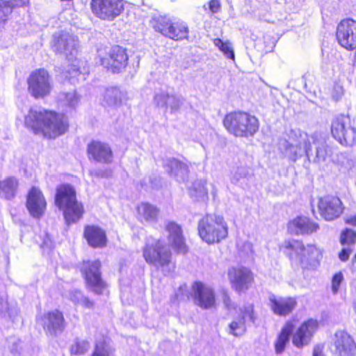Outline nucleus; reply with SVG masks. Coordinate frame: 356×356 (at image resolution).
<instances>
[{
  "label": "nucleus",
  "mask_w": 356,
  "mask_h": 356,
  "mask_svg": "<svg viewBox=\"0 0 356 356\" xmlns=\"http://www.w3.org/2000/svg\"><path fill=\"white\" fill-rule=\"evenodd\" d=\"M100 268L99 260L83 261L81 266L87 288L97 295L102 294L107 287V284L102 278Z\"/></svg>",
  "instance_id": "11"
},
{
  "label": "nucleus",
  "mask_w": 356,
  "mask_h": 356,
  "mask_svg": "<svg viewBox=\"0 0 356 356\" xmlns=\"http://www.w3.org/2000/svg\"><path fill=\"white\" fill-rule=\"evenodd\" d=\"M90 348L89 341L85 339H76L71 346L70 352L72 355H81L88 352Z\"/></svg>",
  "instance_id": "38"
},
{
  "label": "nucleus",
  "mask_w": 356,
  "mask_h": 356,
  "mask_svg": "<svg viewBox=\"0 0 356 356\" xmlns=\"http://www.w3.org/2000/svg\"><path fill=\"white\" fill-rule=\"evenodd\" d=\"M29 0H10L8 2L10 3L12 10L15 7H23L29 3Z\"/></svg>",
  "instance_id": "50"
},
{
  "label": "nucleus",
  "mask_w": 356,
  "mask_h": 356,
  "mask_svg": "<svg viewBox=\"0 0 356 356\" xmlns=\"http://www.w3.org/2000/svg\"><path fill=\"white\" fill-rule=\"evenodd\" d=\"M228 277L232 288L238 292L247 290L253 280L252 272L245 267L230 268Z\"/></svg>",
  "instance_id": "21"
},
{
  "label": "nucleus",
  "mask_w": 356,
  "mask_h": 356,
  "mask_svg": "<svg viewBox=\"0 0 356 356\" xmlns=\"http://www.w3.org/2000/svg\"><path fill=\"white\" fill-rule=\"evenodd\" d=\"M293 331V325L291 322H287L282 329L277 339L275 342V351L277 354L282 353L289 342L291 334Z\"/></svg>",
  "instance_id": "34"
},
{
  "label": "nucleus",
  "mask_w": 356,
  "mask_h": 356,
  "mask_svg": "<svg viewBox=\"0 0 356 356\" xmlns=\"http://www.w3.org/2000/svg\"><path fill=\"white\" fill-rule=\"evenodd\" d=\"M104 104L109 107H118L125 97V93L117 87H110L105 90L103 95Z\"/></svg>",
  "instance_id": "33"
},
{
  "label": "nucleus",
  "mask_w": 356,
  "mask_h": 356,
  "mask_svg": "<svg viewBox=\"0 0 356 356\" xmlns=\"http://www.w3.org/2000/svg\"><path fill=\"white\" fill-rule=\"evenodd\" d=\"M163 165L167 173L178 182L188 180L189 170L186 163L175 158H168Z\"/></svg>",
  "instance_id": "27"
},
{
  "label": "nucleus",
  "mask_w": 356,
  "mask_h": 356,
  "mask_svg": "<svg viewBox=\"0 0 356 356\" xmlns=\"http://www.w3.org/2000/svg\"><path fill=\"white\" fill-rule=\"evenodd\" d=\"M55 203L63 209L67 224L76 222L82 217L83 205L76 200L75 190L70 185H62L57 188Z\"/></svg>",
  "instance_id": "4"
},
{
  "label": "nucleus",
  "mask_w": 356,
  "mask_h": 356,
  "mask_svg": "<svg viewBox=\"0 0 356 356\" xmlns=\"http://www.w3.org/2000/svg\"><path fill=\"white\" fill-rule=\"evenodd\" d=\"M278 145L284 156L293 162L305 154L309 159L312 155L309 136L300 130H290L286 138L279 140Z\"/></svg>",
  "instance_id": "3"
},
{
  "label": "nucleus",
  "mask_w": 356,
  "mask_h": 356,
  "mask_svg": "<svg viewBox=\"0 0 356 356\" xmlns=\"http://www.w3.org/2000/svg\"><path fill=\"white\" fill-rule=\"evenodd\" d=\"M60 100L65 102V104L71 107H74L79 102V97L75 92H67L60 94Z\"/></svg>",
  "instance_id": "43"
},
{
  "label": "nucleus",
  "mask_w": 356,
  "mask_h": 356,
  "mask_svg": "<svg viewBox=\"0 0 356 356\" xmlns=\"http://www.w3.org/2000/svg\"><path fill=\"white\" fill-rule=\"evenodd\" d=\"M87 152L89 159L99 163H111L113 161V152L107 143L93 140L88 145Z\"/></svg>",
  "instance_id": "23"
},
{
  "label": "nucleus",
  "mask_w": 356,
  "mask_h": 356,
  "mask_svg": "<svg viewBox=\"0 0 356 356\" xmlns=\"http://www.w3.org/2000/svg\"><path fill=\"white\" fill-rule=\"evenodd\" d=\"M191 296L194 304L204 309H211L216 304V296L213 289L201 282L193 283Z\"/></svg>",
  "instance_id": "15"
},
{
  "label": "nucleus",
  "mask_w": 356,
  "mask_h": 356,
  "mask_svg": "<svg viewBox=\"0 0 356 356\" xmlns=\"http://www.w3.org/2000/svg\"><path fill=\"white\" fill-rule=\"evenodd\" d=\"M318 209L325 220H333L341 215L344 207L338 197L327 195L319 200Z\"/></svg>",
  "instance_id": "19"
},
{
  "label": "nucleus",
  "mask_w": 356,
  "mask_h": 356,
  "mask_svg": "<svg viewBox=\"0 0 356 356\" xmlns=\"http://www.w3.org/2000/svg\"><path fill=\"white\" fill-rule=\"evenodd\" d=\"M343 280V275L341 272L336 273L333 276L332 280V291L333 292V293L335 294L338 292L339 286Z\"/></svg>",
  "instance_id": "44"
},
{
  "label": "nucleus",
  "mask_w": 356,
  "mask_h": 356,
  "mask_svg": "<svg viewBox=\"0 0 356 356\" xmlns=\"http://www.w3.org/2000/svg\"><path fill=\"white\" fill-rule=\"evenodd\" d=\"M331 132L343 146L352 147L356 144V127L348 116H336L332 121Z\"/></svg>",
  "instance_id": "10"
},
{
  "label": "nucleus",
  "mask_w": 356,
  "mask_h": 356,
  "mask_svg": "<svg viewBox=\"0 0 356 356\" xmlns=\"http://www.w3.org/2000/svg\"><path fill=\"white\" fill-rule=\"evenodd\" d=\"M209 10L213 13H217L220 11L221 4L219 0H211L209 3Z\"/></svg>",
  "instance_id": "49"
},
{
  "label": "nucleus",
  "mask_w": 356,
  "mask_h": 356,
  "mask_svg": "<svg viewBox=\"0 0 356 356\" xmlns=\"http://www.w3.org/2000/svg\"><path fill=\"white\" fill-rule=\"evenodd\" d=\"M313 356H323V355L322 354V350L319 346L314 348Z\"/></svg>",
  "instance_id": "51"
},
{
  "label": "nucleus",
  "mask_w": 356,
  "mask_h": 356,
  "mask_svg": "<svg viewBox=\"0 0 356 356\" xmlns=\"http://www.w3.org/2000/svg\"><path fill=\"white\" fill-rule=\"evenodd\" d=\"M318 327V323L316 320L311 318L304 322L293 336V345L298 348L307 345Z\"/></svg>",
  "instance_id": "25"
},
{
  "label": "nucleus",
  "mask_w": 356,
  "mask_h": 356,
  "mask_svg": "<svg viewBox=\"0 0 356 356\" xmlns=\"http://www.w3.org/2000/svg\"><path fill=\"white\" fill-rule=\"evenodd\" d=\"M311 145L315 147V156L314 162L319 163L325 161L326 158L331 156V149L327 145L324 138L321 137L317 133L309 136Z\"/></svg>",
  "instance_id": "30"
},
{
  "label": "nucleus",
  "mask_w": 356,
  "mask_h": 356,
  "mask_svg": "<svg viewBox=\"0 0 356 356\" xmlns=\"http://www.w3.org/2000/svg\"><path fill=\"white\" fill-rule=\"evenodd\" d=\"M223 124L226 129L236 137L252 136L259 127L258 120L245 112H233L225 115Z\"/></svg>",
  "instance_id": "5"
},
{
  "label": "nucleus",
  "mask_w": 356,
  "mask_h": 356,
  "mask_svg": "<svg viewBox=\"0 0 356 356\" xmlns=\"http://www.w3.org/2000/svg\"><path fill=\"white\" fill-rule=\"evenodd\" d=\"M343 95V87L339 85H335L333 88L332 97L335 102H338Z\"/></svg>",
  "instance_id": "46"
},
{
  "label": "nucleus",
  "mask_w": 356,
  "mask_h": 356,
  "mask_svg": "<svg viewBox=\"0 0 356 356\" xmlns=\"http://www.w3.org/2000/svg\"><path fill=\"white\" fill-rule=\"evenodd\" d=\"M347 222L356 225V216L347 220Z\"/></svg>",
  "instance_id": "52"
},
{
  "label": "nucleus",
  "mask_w": 356,
  "mask_h": 356,
  "mask_svg": "<svg viewBox=\"0 0 356 356\" xmlns=\"http://www.w3.org/2000/svg\"><path fill=\"white\" fill-rule=\"evenodd\" d=\"M52 45L56 53L74 56L77 52V37L67 31L58 32L53 35Z\"/></svg>",
  "instance_id": "16"
},
{
  "label": "nucleus",
  "mask_w": 356,
  "mask_h": 356,
  "mask_svg": "<svg viewBox=\"0 0 356 356\" xmlns=\"http://www.w3.org/2000/svg\"><path fill=\"white\" fill-rule=\"evenodd\" d=\"M185 99L179 95L170 94L167 91L161 90L154 95V102L158 108L164 109L165 112L171 114L179 111L184 105Z\"/></svg>",
  "instance_id": "18"
},
{
  "label": "nucleus",
  "mask_w": 356,
  "mask_h": 356,
  "mask_svg": "<svg viewBox=\"0 0 356 356\" xmlns=\"http://www.w3.org/2000/svg\"><path fill=\"white\" fill-rule=\"evenodd\" d=\"M280 250L286 254L291 260H297L301 266L305 269H315L320 264L322 252L314 244L305 245L298 240L284 241L280 246Z\"/></svg>",
  "instance_id": "2"
},
{
  "label": "nucleus",
  "mask_w": 356,
  "mask_h": 356,
  "mask_svg": "<svg viewBox=\"0 0 356 356\" xmlns=\"http://www.w3.org/2000/svg\"><path fill=\"white\" fill-rule=\"evenodd\" d=\"M254 322L253 306L244 305L240 309L238 316L229 323L228 332L235 337L241 336L245 332L247 325Z\"/></svg>",
  "instance_id": "20"
},
{
  "label": "nucleus",
  "mask_w": 356,
  "mask_h": 356,
  "mask_svg": "<svg viewBox=\"0 0 356 356\" xmlns=\"http://www.w3.org/2000/svg\"><path fill=\"white\" fill-rule=\"evenodd\" d=\"M184 291L187 292V286L186 284L181 285L179 288V293H181V292L182 293Z\"/></svg>",
  "instance_id": "53"
},
{
  "label": "nucleus",
  "mask_w": 356,
  "mask_h": 356,
  "mask_svg": "<svg viewBox=\"0 0 356 356\" xmlns=\"http://www.w3.org/2000/svg\"><path fill=\"white\" fill-rule=\"evenodd\" d=\"M11 351H12V352H17V350L16 348H11Z\"/></svg>",
  "instance_id": "56"
},
{
  "label": "nucleus",
  "mask_w": 356,
  "mask_h": 356,
  "mask_svg": "<svg viewBox=\"0 0 356 356\" xmlns=\"http://www.w3.org/2000/svg\"><path fill=\"white\" fill-rule=\"evenodd\" d=\"M68 67L67 70H61L60 67H58V70L60 71L59 76H60L61 79L70 80L80 74L79 69L76 65H73L68 66Z\"/></svg>",
  "instance_id": "42"
},
{
  "label": "nucleus",
  "mask_w": 356,
  "mask_h": 356,
  "mask_svg": "<svg viewBox=\"0 0 356 356\" xmlns=\"http://www.w3.org/2000/svg\"><path fill=\"white\" fill-rule=\"evenodd\" d=\"M17 343V340L14 339V341H13V344H16Z\"/></svg>",
  "instance_id": "57"
},
{
  "label": "nucleus",
  "mask_w": 356,
  "mask_h": 356,
  "mask_svg": "<svg viewBox=\"0 0 356 356\" xmlns=\"http://www.w3.org/2000/svg\"><path fill=\"white\" fill-rule=\"evenodd\" d=\"M190 196L194 200H204L208 198V190L206 188V181L204 180H196L188 188Z\"/></svg>",
  "instance_id": "35"
},
{
  "label": "nucleus",
  "mask_w": 356,
  "mask_h": 356,
  "mask_svg": "<svg viewBox=\"0 0 356 356\" xmlns=\"http://www.w3.org/2000/svg\"><path fill=\"white\" fill-rule=\"evenodd\" d=\"M29 92L35 98L48 95L51 90L49 73L44 69L33 72L28 79Z\"/></svg>",
  "instance_id": "12"
},
{
  "label": "nucleus",
  "mask_w": 356,
  "mask_h": 356,
  "mask_svg": "<svg viewBox=\"0 0 356 356\" xmlns=\"http://www.w3.org/2000/svg\"><path fill=\"white\" fill-rule=\"evenodd\" d=\"M339 44L348 50L356 49V21L346 19L338 24L336 32Z\"/></svg>",
  "instance_id": "14"
},
{
  "label": "nucleus",
  "mask_w": 356,
  "mask_h": 356,
  "mask_svg": "<svg viewBox=\"0 0 356 356\" xmlns=\"http://www.w3.org/2000/svg\"><path fill=\"white\" fill-rule=\"evenodd\" d=\"M165 230L168 234V242L173 249L179 253H186L187 249L181 227L175 222H168Z\"/></svg>",
  "instance_id": "28"
},
{
  "label": "nucleus",
  "mask_w": 356,
  "mask_h": 356,
  "mask_svg": "<svg viewBox=\"0 0 356 356\" xmlns=\"http://www.w3.org/2000/svg\"><path fill=\"white\" fill-rule=\"evenodd\" d=\"M98 57L101 65L114 74L123 72L129 60L127 49L119 45H114L108 50L99 49Z\"/></svg>",
  "instance_id": "9"
},
{
  "label": "nucleus",
  "mask_w": 356,
  "mask_h": 356,
  "mask_svg": "<svg viewBox=\"0 0 356 356\" xmlns=\"http://www.w3.org/2000/svg\"><path fill=\"white\" fill-rule=\"evenodd\" d=\"M19 181L15 177H9L0 181V197L6 200L13 199L17 192Z\"/></svg>",
  "instance_id": "32"
},
{
  "label": "nucleus",
  "mask_w": 356,
  "mask_h": 356,
  "mask_svg": "<svg viewBox=\"0 0 356 356\" xmlns=\"http://www.w3.org/2000/svg\"><path fill=\"white\" fill-rule=\"evenodd\" d=\"M222 302L225 305V307L228 309L230 310L232 309H235L236 305L234 302H232V300L230 299L229 296L226 292H224L222 293Z\"/></svg>",
  "instance_id": "48"
},
{
  "label": "nucleus",
  "mask_w": 356,
  "mask_h": 356,
  "mask_svg": "<svg viewBox=\"0 0 356 356\" xmlns=\"http://www.w3.org/2000/svg\"><path fill=\"white\" fill-rule=\"evenodd\" d=\"M354 310L356 312V305L354 307Z\"/></svg>",
  "instance_id": "58"
},
{
  "label": "nucleus",
  "mask_w": 356,
  "mask_h": 356,
  "mask_svg": "<svg viewBox=\"0 0 356 356\" xmlns=\"http://www.w3.org/2000/svg\"><path fill=\"white\" fill-rule=\"evenodd\" d=\"M213 43L222 52H223L224 55L227 58L234 59V52L232 44L229 42H224L221 39L216 38L214 40Z\"/></svg>",
  "instance_id": "39"
},
{
  "label": "nucleus",
  "mask_w": 356,
  "mask_h": 356,
  "mask_svg": "<svg viewBox=\"0 0 356 356\" xmlns=\"http://www.w3.org/2000/svg\"><path fill=\"white\" fill-rule=\"evenodd\" d=\"M268 300L270 309L275 314L278 316L289 315L297 306L296 298L291 297H278L270 294Z\"/></svg>",
  "instance_id": "26"
},
{
  "label": "nucleus",
  "mask_w": 356,
  "mask_h": 356,
  "mask_svg": "<svg viewBox=\"0 0 356 356\" xmlns=\"http://www.w3.org/2000/svg\"><path fill=\"white\" fill-rule=\"evenodd\" d=\"M45 332L51 336H57L65 329V319L58 310L48 312L41 318Z\"/></svg>",
  "instance_id": "22"
},
{
  "label": "nucleus",
  "mask_w": 356,
  "mask_h": 356,
  "mask_svg": "<svg viewBox=\"0 0 356 356\" xmlns=\"http://www.w3.org/2000/svg\"><path fill=\"white\" fill-rule=\"evenodd\" d=\"M149 23L155 31L172 40H179L188 38V29L184 22L159 15L153 17Z\"/></svg>",
  "instance_id": "7"
},
{
  "label": "nucleus",
  "mask_w": 356,
  "mask_h": 356,
  "mask_svg": "<svg viewBox=\"0 0 356 356\" xmlns=\"http://www.w3.org/2000/svg\"><path fill=\"white\" fill-rule=\"evenodd\" d=\"M47 202L42 192L36 187H32L27 195L26 208L30 214L40 218L44 213Z\"/></svg>",
  "instance_id": "24"
},
{
  "label": "nucleus",
  "mask_w": 356,
  "mask_h": 356,
  "mask_svg": "<svg viewBox=\"0 0 356 356\" xmlns=\"http://www.w3.org/2000/svg\"><path fill=\"white\" fill-rule=\"evenodd\" d=\"M340 241L343 245L352 248L356 241V232L352 229H346L341 234Z\"/></svg>",
  "instance_id": "40"
},
{
  "label": "nucleus",
  "mask_w": 356,
  "mask_h": 356,
  "mask_svg": "<svg viewBox=\"0 0 356 356\" xmlns=\"http://www.w3.org/2000/svg\"><path fill=\"white\" fill-rule=\"evenodd\" d=\"M90 174L92 175H95V176H96L97 177L103 176L102 172L101 171H99H99L91 172Z\"/></svg>",
  "instance_id": "55"
},
{
  "label": "nucleus",
  "mask_w": 356,
  "mask_h": 356,
  "mask_svg": "<svg viewBox=\"0 0 356 356\" xmlns=\"http://www.w3.org/2000/svg\"><path fill=\"white\" fill-rule=\"evenodd\" d=\"M248 174V172L246 168L243 167L238 168L232 177V182L237 184L241 179L245 178Z\"/></svg>",
  "instance_id": "45"
},
{
  "label": "nucleus",
  "mask_w": 356,
  "mask_h": 356,
  "mask_svg": "<svg viewBox=\"0 0 356 356\" xmlns=\"http://www.w3.org/2000/svg\"><path fill=\"white\" fill-rule=\"evenodd\" d=\"M25 125L35 134L49 138L63 135L68 129L66 116L48 111L41 107L31 108L25 116Z\"/></svg>",
  "instance_id": "1"
},
{
  "label": "nucleus",
  "mask_w": 356,
  "mask_h": 356,
  "mask_svg": "<svg viewBox=\"0 0 356 356\" xmlns=\"http://www.w3.org/2000/svg\"><path fill=\"white\" fill-rule=\"evenodd\" d=\"M84 236L88 244L93 248H102L106 245L105 232L98 227L94 225L86 227Z\"/></svg>",
  "instance_id": "31"
},
{
  "label": "nucleus",
  "mask_w": 356,
  "mask_h": 356,
  "mask_svg": "<svg viewBox=\"0 0 356 356\" xmlns=\"http://www.w3.org/2000/svg\"><path fill=\"white\" fill-rule=\"evenodd\" d=\"M12 13V7L8 1L0 0V26L3 24Z\"/></svg>",
  "instance_id": "41"
},
{
  "label": "nucleus",
  "mask_w": 356,
  "mask_h": 356,
  "mask_svg": "<svg viewBox=\"0 0 356 356\" xmlns=\"http://www.w3.org/2000/svg\"><path fill=\"white\" fill-rule=\"evenodd\" d=\"M171 257L170 250L160 240L147 242L143 248V257L145 261L156 268H162L163 271L170 270Z\"/></svg>",
  "instance_id": "8"
},
{
  "label": "nucleus",
  "mask_w": 356,
  "mask_h": 356,
  "mask_svg": "<svg viewBox=\"0 0 356 356\" xmlns=\"http://www.w3.org/2000/svg\"><path fill=\"white\" fill-rule=\"evenodd\" d=\"M198 233L204 241L211 244L225 239L228 234V228L223 217L207 214L199 221Z\"/></svg>",
  "instance_id": "6"
},
{
  "label": "nucleus",
  "mask_w": 356,
  "mask_h": 356,
  "mask_svg": "<svg viewBox=\"0 0 356 356\" xmlns=\"http://www.w3.org/2000/svg\"><path fill=\"white\" fill-rule=\"evenodd\" d=\"M93 13L100 19L113 20L124 10L122 0H92Z\"/></svg>",
  "instance_id": "13"
},
{
  "label": "nucleus",
  "mask_w": 356,
  "mask_h": 356,
  "mask_svg": "<svg viewBox=\"0 0 356 356\" xmlns=\"http://www.w3.org/2000/svg\"><path fill=\"white\" fill-rule=\"evenodd\" d=\"M353 252L351 247H344L339 253V258L341 261H346L349 259L350 254Z\"/></svg>",
  "instance_id": "47"
},
{
  "label": "nucleus",
  "mask_w": 356,
  "mask_h": 356,
  "mask_svg": "<svg viewBox=\"0 0 356 356\" xmlns=\"http://www.w3.org/2000/svg\"><path fill=\"white\" fill-rule=\"evenodd\" d=\"M318 225L305 216L294 218L289 223L288 229L293 234H311L318 229Z\"/></svg>",
  "instance_id": "29"
},
{
  "label": "nucleus",
  "mask_w": 356,
  "mask_h": 356,
  "mask_svg": "<svg viewBox=\"0 0 356 356\" xmlns=\"http://www.w3.org/2000/svg\"><path fill=\"white\" fill-rule=\"evenodd\" d=\"M68 298L75 305H80L87 309H92L95 302L86 297L80 290L72 289L69 291Z\"/></svg>",
  "instance_id": "37"
},
{
  "label": "nucleus",
  "mask_w": 356,
  "mask_h": 356,
  "mask_svg": "<svg viewBox=\"0 0 356 356\" xmlns=\"http://www.w3.org/2000/svg\"><path fill=\"white\" fill-rule=\"evenodd\" d=\"M43 245L46 246L47 248H51V241L48 238L47 240H45L44 241Z\"/></svg>",
  "instance_id": "54"
},
{
  "label": "nucleus",
  "mask_w": 356,
  "mask_h": 356,
  "mask_svg": "<svg viewBox=\"0 0 356 356\" xmlns=\"http://www.w3.org/2000/svg\"><path fill=\"white\" fill-rule=\"evenodd\" d=\"M330 349L337 356H353L356 354V345L353 339L344 331L335 333Z\"/></svg>",
  "instance_id": "17"
},
{
  "label": "nucleus",
  "mask_w": 356,
  "mask_h": 356,
  "mask_svg": "<svg viewBox=\"0 0 356 356\" xmlns=\"http://www.w3.org/2000/svg\"><path fill=\"white\" fill-rule=\"evenodd\" d=\"M138 213L140 218L146 221H154L156 220L159 209L149 203H142L138 207Z\"/></svg>",
  "instance_id": "36"
}]
</instances>
